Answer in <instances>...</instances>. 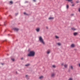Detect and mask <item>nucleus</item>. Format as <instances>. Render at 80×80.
I'll return each mask as SVG.
<instances>
[{
    "label": "nucleus",
    "instance_id": "obj_7",
    "mask_svg": "<svg viewBox=\"0 0 80 80\" xmlns=\"http://www.w3.org/2000/svg\"><path fill=\"white\" fill-rule=\"evenodd\" d=\"M71 47H72V48H73L74 47H75V44H72L71 46Z\"/></svg>",
    "mask_w": 80,
    "mask_h": 80
},
{
    "label": "nucleus",
    "instance_id": "obj_24",
    "mask_svg": "<svg viewBox=\"0 0 80 80\" xmlns=\"http://www.w3.org/2000/svg\"><path fill=\"white\" fill-rule=\"evenodd\" d=\"M24 15H27V13H26V12H24Z\"/></svg>",
    "mask_w": 80,
    "mask_h": 80
},
{
    "label": "nucleus",
    "instance_id": "obj_30",
    "mask_svg": "<svg viewBox=\"0 0 80 80\" xmlns=\"http://www.w3.org/2000/svg\"><path fill=\"white\" fill-rule=\"evenodd\" d=\"M72 7H73V6H74V4H72Z\"/></svg>",
    "mask_w": 80,
    "mask_h": 80
},
{
    "label": "nucleus",
    "instance_id": "obj_4",
    "mask_svg": "<svg viewBox=\"0 0 80 80\" xmlns=\"http://www.w3.org/2000/svg\"><path fill=\"white\" fill-rule=\"evenodd\" d=\"M64 66L65 67V68H67L68 67V65L67 64H65L64 65Z\"/></svg>",
    "mask_w": 80,
    "mask_h": 80
},
{
    "label": "nucleus",
    "instance_id": "obj_19",
    "mask_svg": "<svg viewBox=\"0 0 80 80\" xmlns=\"http://www.w3.org/2000/svg\"><path fill=\"white\" fill-rule=\"evenodd\" d=\"M52 67H53V68H55V67H56V66L55 65H53L52 66Z\"/></svg>",
    "mask_w": 80,
    "mask_h": 80
},
{
    "label": "nucleus",
    "instance_id": "obj_10",
    "mask_svg": "<svg viewBox=\"0 0 80 80\" xmlns=\"http://www.w3.org/2000/svg\"><path fill=\"white\" fill-rule=\"evenodd\" d=\"M78 34V33L77 32H74L73 33V35L74 36H76Z\"/></svg>",
    "mask_w": 80,
    "mask_h": 80
},
{
    "label": "nucleus",
    "instance_id": "obj_13",
    "mask_svg": "<svg viewBox=\"0 0 80 80\" xmlns=\"http://www.w3.org/2000/svg\"><path fill=\"white\" fill-rule=\"evenodd\" d=\"M71 29L72 30H76V29H75V28H72Z\"/></svg>",
    "mask_w": 80,
    "mask_h": 80
},
{
    "label": "nucleus",
    "instance_id": "obj_33",
    "mask_svg": "<svg viewBox=\"0 0 80 80\" xmlns=\"http://www.w3.org/2000/svg\"><path fill=\"white\" fill-rule=\"evenodd\" d=\"M2 65H3V63H1Z\"/></svg>",
    "mask_w": 80,
    "mask_h": 80
},
{
    "label": "nucleus",
    "instance_id": "obj_28",
    "mask_svg": "<svg viewBox=\"0 0 80 80\" xmlns=\"http://www.w3.org/2000/svg\"><path fill=\"white\" fill-rule=\"evenodd\" d=\"M63 63H62V66H63Z\"/></svg>",
    "mask_w": 80,
    "mask_h": 80
},
{
    "label": "nucleus",
    "instance_id": "obj_17",
    "mask_svg": "<svg viewBox=\"0 0 80 80\" xmlns=\"http://www.w3.org/2000/svg\"><path fill=\"white\" fill-rule=\"evenodd\" d=\"M67 1H68V2H72V1L73 0H66Z\"/></svg>",
    "mask_w": 80,
    "mask_h": 80
},
{
    "label": "nucleus",
    "instance_id": "obj_16",
    "mask_svg": "<svg viewBox=\"0 0 80 80\" xmlns=\"http://www.w3.org/2000/svg\"><path fill=\"white\" fill-rule=\"evenodd\" d=\"M57 44L58 45H59V46L61 45V43H57Z\"/></svg>",
    "mask_w": 80,
    "mask_h": 80
},
{
    "label": "nucleus",
    "instance_id": "obj_9",
    "mask_svg": "<svg viewBox=\"0 0 80 80\" xmlns=\"http://www.w3.org/2000/svg\"><path fill=\"white\" fill-rule=\"evenodd\" d=\"M54 76H55V73H52L51 74V77H54Z\"/></svg>",
    "mask_w": 80,
    "mask_h": 80
},
{
    "label": "nucleus",
    "instance_id": "obj_2",
    "mask_svg": "<svg viewBox=\"0 0 80 80\" xmlns=\"http://www.w3.org/2000/svg\"><path fill=\"white\" fill-rule=\"evenodd\" d=\"M39 40L40 43H42L43 45H45V42L44 41V40H43V38L42 36H40L39 37Z\"/></svg>",
    "mask_w": 80,
    "mask_h": 80
},
{
    "label": "nucleus",
    "instance_id": "obj_25",
    "mask_svg": "<svg viewBox=\"0 0 80 80\" xmlns=\"http://www.w3.org/2000/svg\"><path fill=\"white\" fill-rule=\"evenodd\" d=\"M10 3H13V2L12 1H10Z\"/></svg>",
    "mask_w": 80,
    "mask_h": 80
},
{
    "label": "nucleus",
    "instance_id": "obj_15",
    "mask_svg": "<svg viewBox=\"0 0 80 80\" xmlns=\"http://www.w3.org/2000/svg\"><path fill=\"white\" fill-rule=\"evenodd\" d=\"M29 65H30V64H28L26 65H25V66H26V67H28V66H29Z\"/></svg>",
    "mask_w": 80,
    "mask_h": 80
},
{
    "label": "nucleus",
    "instance_id": "obj_34",
    "mask_svg": "<svg viewBox=\"0 0 80 80\" xmlns=\"http://www.w3.org/2000/svg\"><path fill=\"white\" fill-rule=\"evenodd\" d=\"M22 59H23L22 58Z\"/></svg>",
    "mask_w": 80,
    "mask_h": 80
},
{
    "label": "nucleus",
    "instance_id": "obj_6",
    "mask_svg": "<svg viewBox=\"0 0 80 80\" xmlns=\"http://www.w3.org/2000/svg\"><path fill=\"white\" fill-rule=\"evenodd\" d=\"M54 18L53 17H50L48 19L49 20H52V19H53Z\"/></svg>",
    "mask_w": 80,
    "mask_h": 80
},
{
    "label": "nucleus",
    "instance_id": "obj_11",
    "mask_svg": "<svg viewBox=\"0 0 80 80\" xmlns=\"http://www.w3.org/2000/svg\"><path fill=\"white\" fill-rule=\"evenodd\" d=\"M14 30L15 31H18V29L17 28H14Z\"/></svg>",
    "mask_w": 80,
    "mask_h": 80
},
{
    "label": "nucleus",
    "instance_id": "obj_12",
    "mask_svg": "<svg viewBox=\"0 0 80 80\" xmlns=\"http://www.w3.org/2000/svg\"><path fill=\"white\" fill-rule=\"evenodd\" d=\"M66 8H67V9H68V8H69V6H68V4H67L66 5Z\"/></svg>",
    "mask_w": 80,
    "mask_h": 80
},
{
    "label": "nucleus",
    "instance_id": "obj_31",
    "mask_svg": "<svg viewBox=\"0 0 80 80\" xmlns=\"http://www.w3.org/2000/svg\"><path fill=\"white\" fill-rule=\"evenodd\" d=\"M79 66L80 67V64H79Z\"/></svg>",
    "mask_w": 80,
    "mask_h": 80
},
{
    "label": "nucleus",
    "instance_id": "obj_5",
    "mask_svg": "<svg viewBox=\"0 0 80 80\" xmlns=\"http://www.w3.org/2000/svg\"><path fill=\"white\" fill-rule=\"evenodd\" d=\"M69 68L71 70H73V67L72 66H71L69 67Z\"/></svg>",
    "mask_w": 80,
    "mask_h": 80
},
{
    "label": "nucleus",
    "instance_id": "obj_22",
    "mask_svg": "<svg viewBox=\"0 0 80 80\" xmlns=\"http://www.w3.org/2000/svg\"><path fill=\"white\" fill-rule=\"evenodd\" d=\"M68 80H73V79L72 78H69Z\"/></svg>",
    "mask_w": 80,
    "mask_h": 80
},
{
    "label": "nucleus",
    "instance_id": "obj_3",
    "mask_svg": "<svg viewBox=\"0 0 80 80\" xmlns=\"http://www.w3.org/2000/svg\"><path fill=\"white\" fill-rule=\"evenodd\" d=\"M36 30L37 32H39L40 30V28H38L36 29Z\"/></svg>",
    "mask_w": 80,
    "mask_h": 80
},
{
    "label": "nucleus",
    "instance_id": "obj_18",
    "mask_svg": "<svg viewBox=\"0 0 80 80\" xmlns=\"http://www.w3.org/2000/svg\"><path fill=\"white\" fill-rule=\"evenodd\" d=\"M77 3H79V1H77L76 2Z\"/></svg>",
    "mask_w": 80,
    "mask_h": 80
},
{
    "label": "nucleus",
    "instance_id": "obj_14",
    "mask_svg": "<svg viewBox=\"0 0 80 80\" xmlns=\"http://www.w3.org/2000/svg\"><path fill=\"white\" fill-rule=\"evenodd\" d=\"M43 78V76H40L39 77V78L40 79H42V78Z\"/></svg>",
    "mask_w": 80,
    "mask_h": 80
},
{
    "label": "nucleus",
    "instance_id": "obj_21",
    "mask_svg": "<svg viewBox=\"0 0 80 80\" xmlns=\"http://www.w3.org/2000/svg\"><path fill=\"white\" fill-rule=\"evenodd\" d=\"M11 60L13 61L14 62L15 61V59L13 58H12Z\"/></svg>",
    "mask_w": 80,
    "mask_h": 80
},
{
    "label": "nucleus",
    "instance_id": "obj_1",
    "mask_svg": "<svg viewBox=\"0 0 80 80\" xmlns=\"http://www.w3.org/2000/svg\"><path fill=\"white\" fill-rule=\"evenodd\" d=\"M35 55V52L33 51H30L29 53L28 54V57H34Z\"/></svg>",
    "mask_w": 80,
    "mask_h": 80
},
{
    "label": "nucleus",
    "instance_id": "obj_23",
    "mask_svg": "<svg viewBox=\"0 0 80 80\" xmlns=\"http://www.w3.org/2000/svg\"><path fill=\"white\" fill-rule=\"evenodd\" d=\"M56 38H59L58 36H56Z\"/></svg>",
    "mask_w": 80,
    "mask_h": 80
},
{
    "label": "nucleus",
    "instance_id": "obj_27",
    "mask_svg": "<svg viewBox=\"0 0 80 80\" xmlns=\"http://www.w3.org/2000/svg\"><path fill=\"white\" fill-rule=\"evenodd\" d=\"M33 2H36V0H33Z\"/></svg>",
    "mask_w": 80,
    "mask_h": 80
},
{
    "label": "nucleus",
    "instance_id": "obj_26",
    "mask_svg": "<svg viewBox=\"0 0 80 80\" xmlns=\"http://www.w3.org/2000/svg\"><path fill=\"white\" fill-rule=\"evenodd\" d=\"M78 11L80 12V8L78 9Z\"/></svg>",
    "mask_w": 80,
    "mask_h": 80
},
{
    "label": "nucleus",
    "instance_id": "obj_20",
    "mask_svg": "<svg viewBox=\"0 0 80 80\" xmlns=\"http://www.w3.org/2000/svg\"><path fill=\"white\" fill-rule=\"evenodd\" d=\"M25 77H26V78H27V79L28 78V75H26L25 76Z\"/></svg>",
    "mask_w": 80,
    "mask_h": 80
},
{
    "label": "nucleus",
    "instance_id": "obj_8",
    "mask_svg": "<svg viewBox=\"0 0 80 80\" xmlns=\"http://www.w3.org/2000/svg\"><path fill=\"white\" fill-rule=\"evenodd\" d=\"M50 53V50H48L47 51V54H49Z\"/></svg>",
    "mask_w": 80,
    "mask_h": 80
},
{
    "label": "nucleus",
    "instance_id": "obj_29",
    "mask_svg": "<svg viewBox=\"0 0 80 80\" xmlns=\"http://www.w3.org/2000/svg\"><path fill=\"white\" fill-rule=\"evenodd\" d=\"M18 13H16V15H18Z\"/></svg>",
    "mask_w": 80,
    "mask_h": 80
},
{
    "label": "nucleus",
    "instance_id": "obj_32",
    "mask_svg": "<svg viewBox=\"0 0 80 80\" xmlns=\"http://www.w3.org/2000/svg\"><path fill=\"white\" fill-rule=\"evenodd\" d=\"M71 3H73V2H71Z\"/></svg>",
    "mask_w": 80,
    "mask_h": 80
}]
</instances>
